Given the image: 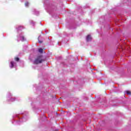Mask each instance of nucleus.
Here are the masks:
<instances>
[{
    "instance_id": "1",
    "label": "nucleus",
    "mask_w": 131,
    "mask_h": 131,
    "mask_svg": "<svg viewBox=\"0 0 131 131\" xmlns=\"http://www.w3.org/2000/svg\"><path fill=\"white\" fill-rule=\"evenodd\" d=\"M42 62H45V59H42V57L41 56H39L35 59L34 64H40Z\"/></svg>"
},
{
    "instance_id": "2",
    "label": "nucleus",
    "mask_w": 131,
    "mask_h": 131,
    "mask_svg": "<svg viewBox=\"0 0 131 131\" xmlns=\"http://www.w3.org/2000/svg\"><path fill=\"white\" fill-rule=\"evenodd\" d=\"M92 40V37H91L90 35H88L86 37L87 41H90V40Z\"/></svg>"
},
{
    "instance_id": "3",
    "label": "nucleus",
    "mask_w": 131,
    "mask_h": 131,
    "mask_svg": "<svg viewBox=\"0 0 131 131\" xmlns=\"http://www.w3.org/2000/svg\"><path fill=\"white\" fill-rule=\"evenodd\" d=\"M14 67V61L10 62V68H13Z\"/></svg>"
},
{
    "instance_id": "4",
    "label": "nucleus",
    "mask_w": 131,
    "mask_h": 131,
    "mask_svg": "<svg viewBox=\"0 0 131 131\" xmlns=\"http://www.w3.org/2000/svg\"><path fill=\"white\" fill-rule=\"evenodd\" d=\"M126 94H127V95H128L129 96L131 95V92L129 91H125Z\"/></svg>"
},
{
    "instance_id": "5",
    "label": "nucleus",
    "mask_w": 131,
    "mask_h": 131,
    "mask_svg": "<svg viewBox=\"0 0 131 131\" xmlns=\"http://www.w3.org/2000/svg\"><path fill=\"white\" fill-rule=\"evenodd\" d=\"M43 51V50H42V49H41V48L39 49V50H38L39 53H40L41 54L42 53Z\"/></svg>"
},
{
    "instance_id": "6",
    "label": "nucleus",
    "mask_w": 131,
    "mask_h": 131,
    "mask_svg": "<svg viewBox=\"0 0 131 131\" xmlns=\"http://www.w3.org/2000/svg\"><path fill=\"white\" fill-rule=\"evenodd\" d=\"M14 59H15V61H16V62H18L19 60H20L19 57H15Z\"/></svg>"
},
{
    "instance_id": "7",
    "label": "nucleus",
    "mask_w": 131,
    "mask_h": 131,
    "mask_svg": "<svg viewBox=\"0 0 131 131\" xmlns=\"http://www.w3.org/2000/svg\"><path fill=\"white\" fill-rule=\"evenodd\" d=\"M38 41H39V43H42V40H39V37H38Z\"/></svg>"
},
{
    "instance_id": "8",
    "label": "nucleus",
    "mask_w": 131,
    "mask_h": 131,
    "mask_svg": "<svg viewBox=\"0 0 131 131\" xmlns=\"http://www.w3.org/2000/svg\"><path fill=\"white\" fill-rule=\"evenodd\" d=\"M28 5H29V3H28V2H26V3H25V6H26V7H28Z\"/></svg>"
},
{
    "instance_id": "9",
    "label": "nucleus",
    "mask_w": 131,
    "mask_h": 131,
    "mask_svg": "<svg viewBox=\"0 0 131 131\" xmlns=\"http://www.w3.org/2000/svg\"><path fill=\"white\" fill-rule=\"evenodd\" d=\"M21 38H22V41H24V40H25V37L24 36H22Z\"/></svg>"
}]
</instances>
